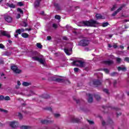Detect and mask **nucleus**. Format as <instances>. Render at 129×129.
I'll list each match as a JSON object with an SVG mask.
<instances>
[{
  "mask_svg": "<svg viewBox=\"0 0 129 129\" xmlns=\"http://www.w3.org/2000/svg\"><path fill=\"white\" fill-rule=\"evenodd\" d=\"M42 0H36L34 3V7L35 8H38L40 7V3Z\"/></svg>",
  "mask_w": 129,
  "mask_h": 129,
  "instance_id": "f8f14e48",
  "label": "nucleus"
},
{
  "mask_svg": "<svg viewBox=\"0 0 129 129\" xmlns=\"http://www.w3.org/2000/svg\"><path fill=\"white\" fill-rule=\"evenodd\" d=\"M54 80V81H56V82H61V81H62L63 79L60 78H56Z\"/></svg>",
  "mask_w": 129,
  "mask_h": 129,
  "instance_id": "473e14b6",
  "label": "nucleus"
},
{
  "mask_svg": "<svg viewBox=\"0 0 129 129\" xmlns=\"http://www.w3.org/2000/svg\"><path fill=\"white\" fill-rule=\"evenodd\" d=\"M18 6H19V7H23V6H24V4H23L22 2H18Z\"/></svg>",
  "mask_w": 129,
  "mask_h": 129,
  "instance_id": "49530a36",
  "label": "nucleus"
},
{
  "mask_svg": "<svg viewBox=\"0 0 129 129\" xmlns=\"http://www.w3.org/2000/svg\"><path fill=\"white\" fill-rule=\"evenodd\" d=\"M94 97L96 99V100H97L98 101L100 100V99L101 98L100 96H99V95H98V94L94 95Z\"/></svg>",
  "mask_w": 129,
  "mask_h": 129,
  "instance_id": "4be33fe9",
  "label": "nucleus"
},
{
  "mask_svg": "<svg viewBox=\"0 0 129 129\" xmlns=\"http://www.w3.org/2000/svg\"><path fill=\"white\" fill-rule=\"evenodd\" d=\"M88 96V102L89 103H92L93 102V95L91 94H87Z\"/></svg>",
  "mask_w": 129,
  "mask_h": 129,
  "instance_id": "6e6552de",
  "label": "nucleus"
},
{
  "mask_svg": "<svg viewBox=\"0 0 129 129\" xmlns=\"http://www.w3.org/2000/svg\"><path fill=\"white\" fill-rule=\"evenodd\" d=\"M117 70L118 71H123V72H125V71H126V68L118 67Z\"/></svg>",
  "mask_w": 129,
  "mask_h": 129,
  "instance_id": "2eb2a0df",
  "label": "nucleus"
},
{
  "mask_svg": "<svg viewBox=\"0 0 129 129\" xmlns=\"http://www.w3.org/2000/svg\"><path fill=\"white\" fill-rule=\"evenodd\" d=\"M96 18L97 20H101L102 19V15L101 14H97L96 15Z\"/></svg>",
  "mask_w": 129,
  "mask_h": 129,
  "instance_id": "aec40b11",
  "label": "nucleus"
},
{
  "mask_svg": "<svg viewBox=\"0 0 129 129\" xmlns=\"http://www.w3.org/2000/svg\"><path fill=\"white\" fill-rule=\"evenodd\" d=\"M62 40H64L65 41H68V38H67V37L66 36H64L63 37H62Z\"/></svg>",
  "mask_w": 129,
  "mask_h": 129,
  "instance_id": "13d9d810",
  "label": "nucleus"
},
{
  "mask_svg": "<svg viewBox=\"0 0 129 129\" xmlns=\"http://www.w3.org/2000/svg\"><path fill=\"white\" fill-rule=\"evenodd\" d=\"M103 92L106 93V94H109V92L107 89H104L103 90Z\"/></svg>",
  "mask_w": 129,
  "mask_h": 129,
  "instance_id": "ea45409f",
  "label": "nucleus"
},
{
  "mask_svg": "<svg viewBox=\"0 0 129 129\" xmlns=\"http://www.w3.org/2000/svg\"><path fill=\"white\" fill-rule=\"evenodd\" d=\"M71 122L78 123L80 121V120L78 118H76L75 117H73L71 120Z\"/></svg>",
  "mask_w": 129,
  "mask_h": 129,
  "instance_id": "9d476101",
  "label": "nucleus"
},
{
  "mask_svg": "<svg viewBox=\"0 0 129 129\" xmlns=\"http://www.w3.org/2000/svg\"><path fill=\"white\" fill-rule=\"evenodd\" d=\"M124 61H125V62H127V63H129V57H126L124 59Z\"/></svg>",
  "mask_w": 129,
  "mask_h": 129,
  "instance_id": "c03bdc74",
  "label": "nucleus"
},
{
  "mask_svg": "<svg viewBox=\"0 0 129 129\" xmlns=\"http://www.w3.org/2000/svg\"><path fill=\"white\" fill-rule=\"evenodd\" d=\"M116 75H118V73L116 72H113V73L110 74V76L113 77Z\"/></svg>",
  "mask_w": 129,
  "mask_h": 129,
  "instance_id": "a878e982",
  "label": "nucleus"
},
{
  "mask_svg": "<svg viewBox=\"0 0 129 129\" xmlns=\"http://www.w3.org/2000/svg\"><path fill=\"white\" fill-rule=\"evenodd\" d=\"M83 24H84V26H87V27H94L95 25H98L99 23L95 20L91 19L89 21H83Z\"/></svg>",
  "mask_w": 129,
  "mask_h": 129,
  "instance_id": "7ed1b4c3",
  "label": "nucleus"
},
{
  "mask_svg": "<svg viewBox=\"0 0 129 129\" xmlns=\"http://www.w3.org/2000/svg\"><path fill=\"white\" fill-rule=\"evenodd\" d=\"M47 39L48 40V41H51V40L52 39V37H51V36H48L47 37Z\"/></svg>",
  "mask_w": 129,
  "mask_h": 129,
  "instance_id": "6e6d98bb",
  "label": "nucleus"
},
{
  "mask_svg": "<svg viewBox=\"0 0 129 129\" xmlns=\"http://www.w3.org/2000/svg\"><path fill=\"white\" fill-rule=\"evenodd\" d=\"M22 27H24L26 28L28 26V23L26 22V21H23V23L21 24Z\"/></svg>",
  "mask_w": 129,
  "mask_h": 129,
  "instance_id": "bb28decb",
  "label": "nucleus"
},
{
  "mask_svg": "<svg viewBox=\"0 0 129 129\" xmlns=\"http://www.w3.org/2000/svg\"><path fill=\"white\" fill-rule=\"evenodd\" d=\"M52 28H53L54 30H57V29H58V25L56 24L53 23L52 24Z\"/></svg>",
  "mask_w": 129,
  "mask_h": 129,
  "instance_id": "7c9ffc66",
  "label": "nucleus"
},
{
  "mask_svg": "<svg viewBox=\"0 0 129 129\" xmlns=\"http://www.w3.org/2000/svg\"><path fill=\"white\" fill-rule=\"evenodd\" d=\"M105 124H106V122H105L104 121V120H103V121H102V125H103V126H104V125H105Z\"/></svg>",
  "mask_w": 129,
  "mask_h": 129,
  "instance_id": "4d7b16f0",
  "label": "nucleus"
},
{
  "mask_svg": "<svg viewBox=\"0 0 129 129\" xmlns=\"http://www.w3.org/2000/svg\"><path fill=\"white\" fill-rule=\"evenodd\" d=\"M4 55L5 56H9V55H10V53H9L8 51H6Z\"/></svg>",
  "mask_w": 129,
  "mask_h": 129,
  "instance_id": "bf43d9fd",
  "label": "nucleus"
},
{
  "mask_svg": "<svg viewBox=\"0 0 129 129\" xmlns=\"http://www.w3.org/2000/svg\"><path fill=\"white\" fill-rule=\"evenodd\" d=\"M5 100V96L0 95V101Z\"/></svg>",
  "mask_w": 129,
  "mask_h": 129,
  "instance_id": "a18cd8bd",
  "label": "nucleus"
},
{
  "mask_svg": "<svg viewBox=\"0 0 129 129\" xmlns=\"http://www.w3.org/2000/svg\"><path fill=\"white\" fill-rule=\"evenodd\" d=\"M17 124H18V122L17 121H12L10 123V125L12 128H15L17 127Z\"/></svg>",
  "mask_w": 129,
  "mask_h": 129,
  "instance_id": "9b49d317",
  "label": "nucleus"
},
{
  "mask_svg": "<svg viewBox=\"0 0 129 129\" xmlns=\"http://www.w3.org/2000/svg\"><path fill=\"white\" fill-rule=\"evenodd\" d=\"M0 112H4L5 113H8L9 112L8 110L1 108H0Z\"/></svg>",
  "mask_w": 129,
  "mask_h": 129,
  "instance_id": "2f4dec72",
  "label": "nucleus"
},
{
  "mask_svg": "<svg viewBox=\"0 0 129 129\" xmlns=\"http://www.w3.org/2000/svg\"><path fill=\"white\" fill-rule=\"evenodd\" d=\"M93 85L95 87H98V86H100V85H101V82L99 80H94L93 81Z\"/></svg>",
  "mask_w": 129,
  "mask_h": 129,
  "instance_id": "423d86ee",
  "label": "nucleus"
},
{
  "mask_svg": "<svg viewBox=\"0 0 129 129\" xmlns=\"http://www.w3.org/2000/svg\"><path fill=\"white\" fill-rule=\"evenodd\" d=\"M6 6L9 7V8H11V9H15V8H16V5L13 4H10L9 3L6 4Z\"/></svg>",
  "mask_w": 129,
  "mask_h": 129,
  "instance_id": "f3484780",
  "label": "nucleus"
},
{
  "mask_svg": "<svg viewBox=\"0 0 129 129\" xmlns=\"http://www.w3.org/2000/svg\"><path fill=\"white\" fill-rule=\"evenodd\" d=\"M17 11L20 13V14H24V11L21 9V8H18L17 9Z\"/></svg>",
  "mask_w": 129,
  "mask_h": 129,
  "instance_id": "72a5a7b5",
  "label": "nucleus"
},
{
  "mask_svg": "<svg viewBox=\"0 0 129 129\" xmlns=\"http://www.w3.org/2000/svg\"><path fill=\"white\" fill-rule=\"evenodd\" d=\"M24 32H25V29L22 28L17 29L15 31V33H18V34H19V35H21V34H22V33H24Z\"/></svg>",
  "mask_w": 129,
  "mask_h": 129,
  "instance_id": "4468645a",
  "label": "nucleus"
},
{
  "mask_svg": "<svg viewBox=\"0 0 129 129\" xmlns=\"http://www.w3.org/2000/svg\"><path fill=\"white\" fill-rule=\"evenodd\" d=\"M116 61L118 62V63H120V62L121 61V59L119 57H117L116 58Z\"/></svg>",
  "mask_w": 129,
  "mask_h": 129,
  "instance_id": "de8ad7c7",
  "label": "nucleus"
},
{
  "mask_svg": "<svg viewBox=\"0 0 129 129\" xmlns=\"http://www.w3.org/2000/svg\"><path fill=\"white\" fill-rule=\"evenodd\" d=\"M74 100H75V101H76V103H77V104H78L79 103H80V101L79 100H77L76 99H74Z\"/></svg>",
  "mask_w": 129,
  "mask_h": 129,
  "instance_id": "5fc2aeb1",
  "label": "nucleus"
},
{
  "mask_svg": "<svg viewBox=\"0 0 129 129\" xmlns=\"http://www.w3.org/2000/svg\"><path fill=\"white\" fill-rule=\"evenodd\" d=\"M54 7L55 9H56L57 11H60V10H61V8H60V6H59V4L57 3L54 4Z\"/></svg>",
  "mask_w": 129,
  "mask_h": 129,
  "instance_id": "412c9836",
  "label": "nucleus"
},
{
  "mask_svg": "<svg viewBox=\"0 0 129 129\" xmlns=\"http://www.w3.org/2000/svg\"><path fill=\"white\" fill-rule=\"evenodd\" d=\"M106 124L112 125V124H113V121L112 120V119H111V118H108L107 120Z\"/></svg>",
  "mask_w": 129,
  "mask_h": 129,
  "instance_id": "a211bd4d",
  "label": "nucleus"
},
{
  "mask_svg": "<svg viewBox=\"0 0 129 129\" xmlns=\"http://www.w3.org/2000/svg\"><path fill=\"white\" fill-rule=\"evenodd\" d=\"M1 35H2V36H5V37H7V38H11V35L7 33V31H3V32H2Z\"/></svg>",
  "mask_w": 129,
  "mask_h": 129,
  "instance_id": "ddd939ff",
  "label": "nucleus"
},
{
  "mask_svg": "<svg viewBox=\"0 0 129 129\" xmlns=\"http://www.w3.org/2000/svg\"><path fill=\"white\" fill-rule=\"evenodd\" d=\"M17 84L19 86L21 85V82L20 81H17Z\"/></svg>",
  "mask_w": 129,
  "mask_h": 129,
  "instance_id": "774afa93",
  "label": "nucleus"
},
{
  "mask_svg": "<svg viewBox=\"0 0 129 129\" xmlns=\"http://www.w3.org/2000/svg\"><path fill=\"white\" fill-rule=\"evenodd\" d=\"M36 46L37 47V48H38L39 49H42L43 45H42V44H41V43H37L36 44Z\"/></svg>",
  "mask_w": 129,
  "mask_h": 129,
  "instance_id": "c756f323",
  "label": "nucleus"
},
{
  "mask_svg": "<svg viewBox=\"0 0 129 129\" xmlns=\"http://www.w3.org/2000/svg\"><path fill=\"white\" fill-rule=\"evenodd\" d=\"M4 19L7 23H12L13 22V18L10 16H5Z\"/></svg>",
  "mask_w": 129,
  "mask_h": 129,
  "instance_id": "1a4fd4ad",
  "label": "nucleus"
},
{
  "mask_svg": "<svg viewBox=\"0 0 129 129\" xmlns=\"http://www.w3.org/2000/svg\"><path fill=\"white\" fill-rule=\"evenodd\" d=\"M72 64H73V65L74 66H77V67H80L81 68H85L84 70L87 71V69H88V67H86V62L82 60H74V61L72 62Z\"/></svg>",
  "mask_w": 129,
  "mask_h": 129,
  "instance_id": "f03ea898",
  "label": "nucleus"
},
{
  "mask_svg": "<svg viewBox=\"0 0 129 129\" xmlns=\"http://www.w3.org/2000/svg\"><path fill=\"white\" fill-rule=\"evenodd\" d=\"M42 97L44 99H48V98H50V95L48 94H44L42 96Z\"/></svg>",
  "mask_w": 129,
  "mask_h": 129,
  "instance_id": "5701e85b",
  "label": "nucleus"
},
{
  "mask_svg": "<svg viewBox=\"0 0 129 129\" xmlns=\"http://www.w3.org/2000/svg\"><path fill=\"white\" fill-rule=\"evenodd\" d=\"M16 18H17V19H20V18H21V14H17Z\"/></svg>",
  "mask_w": 129,
  "mask_h": 129,
  "instance_id": "e2e57ef3",
  "label": "nucleus"
},
{
  "mask_svg": "<svg viewBox=\"0 0 129 129\" xmlns=\"http://www.w3.org/2000/svg\"><path fill=\"white\" fill-rule=\"evenodd\" d=\"M89 43H90V41L87 39V38H84L79 41L78 45L82 47H86L89 45Z\"/></svg>",
  "mask_w": 129,
  "mask_h": 129,
  "instance_id": "20e7f679",
  "label": "nucleus"
},
{
  "mask_svg": "<svg viewBox=\"0 0 129 129\" xmlns=\"http://www.w3.org/2000/svg\"><path fill=\"white\" fill-rule=\"evenodd\" d=\"M19 35H20V34H19L18 33H16V34L14 35V36L15 38H18Z\"/></svg>",
  "mask_w": 129,
  "mask_h": 129,
  "instance_id": "052dcab7",
  "label": "nucleus"
},
{
  "mask_svg": "<svg viewBox=\"0 0 129 129\" xmlns=\"http://www.w3.org/2000/svg\"><path fill=\"white\" fill-rule=\"evenodd\" d=\"M0 49H5V45L2 43H0Z\"/></svg>",
  "mask_w": 129,
  "mask_h": 129,
  "instance_id": "603ef678",
  "label": "nucleus"
},
{
  "mask_svg": "<svg viewBox=\"0 0 129 129\" xmlns=\"http://www.w3.org/2000/svg\"><path fill=\"white\" fill-rule=\"evenodd\" d=\"M113 47L114 49H116V48H117V45L116 44H114Z\"/></svg>",
  "mask_w": 129,
  "mask_h": 129,
  "instance_id": "0e129e2a",
  "label": "nucleus"
},
{
  "mask_svg": "<svg viewBox=\"0 0 129 129\" xmlns=\"http://www.w3.org/2000/svg\"><path fill=\"white\" fill-rule=\"evenodd\" d=\"M53 115H54V117H55V118H59V117H60V116H61V114H60L59 113H54V114H53Z\"/></svg>",
  "mask_w": 129,
  "mask_h": 129,
  "instance_id": "c85d7f7f",
  "label": "nucleus"
},
{
  "mask_svg": "<svg viewBox=\"0 0 129 129\" xmlns=\"http://www.w3.org/2000/svg\"><path fill=\"white\" fill-rule=\"evenodd\" d=\"M22 85H23V86H29L31 85V83H28L27 82H24L22 83Z\"/></svg>",
  "mask_w": 129,
  "mask_h": 129,
  "instance_id": "393cba45",
  "label": "nucleus"
},
{
  "mask_svg": "<svg viewBox=\"0 0 129 129\" xmlns=\"http://www.w3.org/2000/svg\"><path fill=\"white\" fill-rule=\"evenodd\" d=\"M46 109L47 110H49L50 111H52V108H51L50 107L46 108Z\"/></svg>",
  "mask_w": 129,
  "mask_h": 129,
  "instance_id": "680f3d73",
  "label": "nucleus"
},
{
  "mask_svg": "<svg viewBox=\"0 0 129 129\" xmlns=\"http://www.w3.org/2000/svg\"><path fill=\"white\" fill-rule=\"evenodd\" d=\"M74 71L75 72H78V71H79V69L78 68H75L74 69Z\"/></svg>",
  "mask_w": 129,
  "mask_h": 129,
  "instance_id": "3c124183",
  "label": "nucleus"
},
{
  "mask_svg": "<svg viewBox=\"0 0 129 129\" xmlns=\"http://www.w3.org/2000/svg\"><path fill=\"white\" fill-rule=\"evenodd\" d=\"M103 63L107 65H111V64H113V61L112 60H104L103 61Z\"/></svg>",
  "mask_w": 129,
  "mask_h": 129,
  "instance_id": "dca6fc26",
  "label": "nucleus"
},
{
  "mask_svg": "<svg viewBox=\"0 0 129 129\" xmlns=\"http://www.w3.org/2000/svg\"><path fill=\"white\" fill-rule=\"evenodd\" d=\"M64 51L67 55H70V54H69V50L68 49L64 48Z\"/></svg>",
  "mask_w": 129,
  "mask_h": 129,
  "instance_id": "f704fd0d",
  "label": "nucleus"
},
{
  "mask_svg": "<svg viewBox=\"0 0 129 129\" xmlns=\"http://www.w3.org/2000/svg\"><path fill=\"white\" fill-rule=\"evenodd\" d=\"M108 25H109V23H108V22L103 23L102 24V27H103V28H105V27H107Z\"/></svg>",
  "mask_w": 129,
  "mask_h": 129,
  "instance_id": "cd10ccee",
  "label": "nucleus"
},
{
  "mask_svg": "<svg viewBox=\"0 0 129 129\" xmlns=\"http://www.w3.org/2000/svg\"><path fill=\"white\" fill-rule=\"evenodd\" d=\"M4 100H11V98L8 96L4 97Z\"/></svg>",
  "mask_w": 129,
  "mask_h": 129,
  "instance_id": "37998d69",
  "label": "nucleus"
},
{
  "mask_svg": "<svg viewBox=\"0 0 129 129\" xmlns=\"http://www.w3.org/2000/svg\"><path fill=\"white\" fill-rule=\"evenodd\" d=\"M21 129H30L31 128V127L29 126H25V125H22L20 126Z\"/></svg>",
  "mask_w": 129,
  "mask_h": 129,
  "instance_id": "b1692460",
  "label": "nucleus"
},
{
  "mask_svg": "<svg viewBox=\"0 0 129 129\" xmlns=\"http://www.w3.org/2000/svg\"><path fill=\"white\" fill-rule=\"evenodd\" d=\"M40 122H41L42 124H48V123H52L53 122H54V120H49L47 119H43V120H41L40 121Z\"/></svg>",
  "mask_w": 129,
  "mask_h": 129,
  "instance_id": "0eeeda50",
  "label": "nucleus"
},
{
  "mask_svg": "<svg viewBox=\"0 0 129 129\" xmlns=\"http://www.w3.org/2000/svg\"><path fill=\"white\" fill-rule=\"evenodd\" d=\"M88 122H89V124H94V121L91 120H87Z\"/></svg>",
  "mask_w": 129,
  "mask_h": 129,
  "instance_id": "e433bc0d",
  "label": "nucleus"
},
{
  "mask_svg": "<svg viewBox=\"0 0 129 129\" xmlns=\"http://www.w3.org/2000/svg\"><path fill=\"white\" fill-rule=\"evenodd\" d=\"M117 83V82L116 81V80H114L113 82V86L114 87H115V86H116V84Z\"/></svg>",
  "mask_w": 129,
  "mask_h": 129,
  "instance_id": "864d4df0",
  "label": "nucleus"
},
{
  "mask_svg": "<svg viewBox=\"0 0 129 129\" xmlns=\"http://www.w3.org/2000/svg\"><path fill=\"white\" fill-rule=\"evenodd\" d=\"M30 95H29V96H31V95H35V94H36L35 93V92H34V91H32V90H31V91H30Z\"/></svg>",
  "mask_w": 129,
  "mask_h": 129,
  "instance_id": "09e8293b",
  "label": "nucleus"
},
{
  "mask_svg": "<svg viewBox=\"0 0 129 129\" xmlns=\"http://www.w3.org/2000/svg\"><path fill=\"white\" fill-rule=\"evenodd\" d=\"M21 36L23 38H29V35L27 33H22Z\"/></svg>",
  "mask_w": 129,
  "mask_h": 129,
  "instance_id": "6ab92c4d",
  "label": "nucleus"
},
{
  "mask_svg": "<svg viewBox=\"0 0 129 129\" xmlns=\"http://www.w3.org/2000/svg\"><path fill=\"white\" fill-rule=\"evenodd\" d=\"M11 70H13L14 73H15V74H20L22 73V70L19 69L17 66H12L11 67Z\"/></svg>",
  "mask_w": 129,
  "mask_h": 129,
  "instance_id": "39448f33",
  "label": "nucleus"
},
{
  "mask_svg": "<svg viewBox=\"0 0 129 129\" xmlns=\"http://www.w3.org/2000/svg\"><path fill=\"white\" fill-rule=\"evenodd\" d=\"M123 7V6H121L120 8H119L116 11V12H117V13H119L120 11H121V10H122Z\"/></svg>",
  "mask_w": 129,
  "mask_h": 129,
  "instance_id": "4c0bfd02",
  "label": "nucleus"
},
{
  "mask_svg": "<svg viewBox=\"0 0 129 129\" xmlns=\"http://www.w3.org/2000/svg\"><path fill=\"white\" fill-rule=\"evenodd\" d=\"M119 47L120 49H124V46H123V45H120Z\"/></svg>",
  "mask_w": 129,
  "mask_h": 129,
  "instance_id": "338daca9",
  "label": "nucleus"
},
{
  "mask_svg": "<svg viewBox=\"0 0 129 129\" xmlns=\"http://www.w3.org/2000/svg\"><path fill=\"white\" fill-rule=\"evenodd\" d=\"M103 72H105V73H106V74H108V73H109V70H108V69H103Z\"/></svg>",
  "mask_w": 129,
  "mask_h": 129,
  "instance_id": "58836bf2",
  "label": "nucleus"
},
{
  "mask_svg": "<svg viewBox=\"0 0 129 129\" xmlns=\"http://www.w3.org/2000/svg\"><path fill=\"white\" fill-rule=\"evenodd\" d=\"M115 9H116V5H114L113 6V7L111 9V12L114 11V10H115Z\"/></svg>",
  "mask_w": 129,
  "mask_h": 129,
  "instance_id": "79ce46f5",
  "label": "nucleus"
},
{
  "mask_svg": "<svg viewBox=\"0 0 129 129\" xmlns=\"http://www.w3.org/2000/svg\"><path fill=\"white\" fill-rule=\"evenodd\" d=\"M117 15V12L116 11H115L113 14H112L111 16L112 17H115Z\"/></svg>",
  "mask_w": 129,
  "mask_h": 129,
  "instance_id": "8fccbe9b",
  "label": "nucleus"
},
{
  "mask_svg": "<svg viewBox=\"0 0 129 129\" xmlns=\"http://www.w3.org/2000/svg\"><path fill=\"white\" fill-rule=\"evenodd\" d=\"M33 56H34L32 57V59H33L34 61H38V62H39L40 64L43 65V66H44V67H46V66H47L46 59H45V58H42L40 53L37 52H33Z\"/></svg>",
  "mask_w": 129,
  "mask_h": 129,
  "instance_id": "f257e3e1",
  "label": "nucleus"
},
{
  "mask_svg": "<svg viewBox=\"0 0 129 129\" xmlns=\"http://www.w3.org/2000/svg\"><path fill=\"white\" fill-rule=\"evenodd\" d=\"M18 117H19V119H23V115L21 113H18Z\"/></svg>",
  "mask_w": 129,
  "mask_h": 129,
  "instance_id": "c9c22d12",
  "label": "nucleus"
},
{
  "mask_svg": "<svg viewBox=\"0 0 129 129\" xmlns=\"http://www.w3.org/2000/svg\"><path fill=\"white\" fill-rule=\"evenodd\" d=\"M55 19H56V20H61V16H59V15H55L54 16Z\"/></svg>",
  "mask_w": 129,
  "mask_h": 129,
  "instance_id": "a19ab883",
  "label": "nucleus"
},
{
  "mask_svg": "<svg viewBox=\"0 0 129 129\" xmlns=\"http://www.w3.org/2000/svg\"><path fill=\"white\" fill-rule=\"evenodd\" d=\"M5 62L4 61V60H0V64H4Z\"/></svg>",
  "mask_w": 129,
  "mask_h": 129,
  "instance_id": "69168bd1",
  "label": "nucleus"
}]
</instances>
